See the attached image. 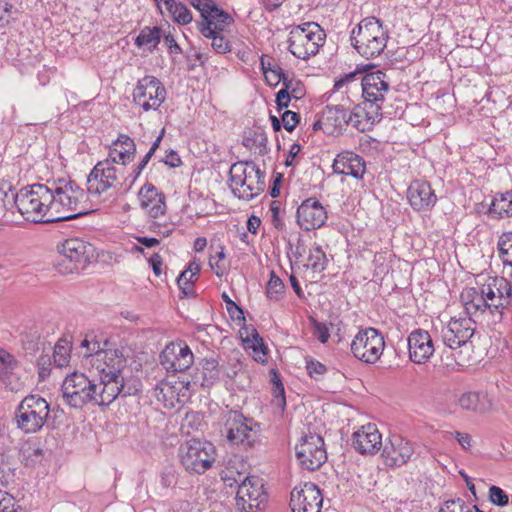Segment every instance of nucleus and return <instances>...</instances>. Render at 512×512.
I'll list each match as a JSON object with an SVG mask.
<instances>
[{"label":"nucleus","mask_w":512,"mask_h":512,"mask_svg":"<svg viewBox=\"0 0 512 512\" xmlns=\"http://www.w3.org/2000/svg\"><path fill=\"white\" fill-rule=\"evenodd\" d=\"M70 360V348L68 343L65 341H59L55 347L53 352V361L54 364L59 367H65L68 365Z\"/></svg>","instance_id":"49"},{"label":"nucleus","mask_w":512,"mask_h":512,"mask_svg":"<svg viewBox=\"0 0 512 512\" xmlns=\"http://www.w3.org/2000/svg\"><path fill=\"white\" fill-rule=\"evenodd\" d=\"M267 500L263 479L252 476L239 484L236 507L239 512H262Z\"/></svg>","instance_id":"14"},{"label":"nucleus","mask_w":512,"mask_h":512,"mask_svg":"<svg viewBox=\"0 0 512 512\" xmlns=\"http://www.w3.org/2000/svg\"><path fill=\"white\" fill-rule=\"evenodd\" d=\"M474 325L475 322L471 317L452 318L442 329L443 343L451 349L465 345L474 334Z\"/></svg>","instance_id":"21"},{"label":"nucleus","mask_w":512,"mask_h":512,"mask_svg":"<svg viewBox=\"0 0 512 512\" xmlns=\"http://www.w3.org/2000/svg\"><path fill=\"white\" fill-rule=\"evenodd\" d=\"M165 7L173 20L180 25H187L193 19L190 10L183 3H178L175 0H165Z\"/></svg>","instance_id":"42"},{"label":"nucleus","mask_w":512,"mask_h":512,"mask_svg":"<svg viewBox=\"0 0 512 512\" xmlns=\"http://www.w3.org/2000/svg\"><path fill=\"white\" fill-rule=\"evenodd\" d=\"M155 396L166 408H175L176 404L180 403L179 394L168 382H161L156 386Z\"/></svg>","instance_id":"40"},{"label":"nucleus","mask_w":512,"mask_h":512,"mask_svg":"<svg viewBox=\"0 0 512 512\" xmlns=\"http://www.w3.org/2000/svg\"><path fill=\"white\" fill-rule=\"evenodd\" d=\"M198 278L183 271L177 278V284L185 297L194 296L193 284Z\"/></svg>","instance_id":"53"},{"label":"nucleus","mask_w":512,"mask_h":512,"mask_svg":"<svg viewBox=\"0 0 512 512\" xmlns=\"http://www.w3.org/2000/svg\"><path fill=\"white\" fill-rule=\"evenodd\" d=\"M387 40V32L375 17L363 19L351 32L352 46L366 59L379 56L384 51Z\"/></svg>","instance_id":"3"},{"label":"nucleus","mask_w":512,"mask_h":512,"mask_svg":"<svg viewBox=\"0 0 512 512\" xmlns=\"http://www.w3.org/2000/svg\"><path fill=\"white\" fill-rule=\"evenodd\" d=\"M93 246L79 238L65 240L59 247V258L55 264L61 274H71L83 268L93 256Z\"/></svg>","instance_id":"11"},{"label":"nucleus","mask_w":512,"mask_h":512,"mask_svg":"<svg viewBox=\"0 0 512 512\" xmlns=\"http://www.w3.org/2000/svg\"><path fill=\"white\" fill-rule=\"evenodd\" d=\"M364 102L369 105L380 106L390 90V83L387 75L380 70L367 73L361 79Z\"/></svg>","instance_id":"20"},{"label":"nucleus","mask_w":512,"mask_h":512,"mask_svg":"<svg viewBox=\"0 0 512 512\" xmlns=\"http://www.w3.org/2000/svg\"><path fill=\"white\" fill-rule=\"evenodd\" d=\"M26 7H24L22 1L18 3V7L13 10V5L9 3H0V27L8 25L12 20L15 19L14 15L23 13Z\"/></svg>","instance_id":"46"},{"label":"nucleus","mask_w":512,"mask_h":512,"mask_svg":"<svg viewBox=\"0 0 512 512\" xmlns=\"http://www.w3.org/2000/svg\"><path fill=\"white\" fill-rule=\"evenodd\" d=\"M408 200L414 210L424 211L432 208L437 198L426 181H413L408 188Z\"/></svg>","instance_id":"30"},{"label":"nucleus","mask_w":512,"mask_h":512,"mask_svg":"<svg viewBox=\"0 0 512 512\" xmlns=\"http://www.w3.org/2000/svg\"><path fill=\"white\" fill-rule=\"evenodd\" d=\"M457 404L463 410L479 414L487 413L492 408V400L486 392H465L459 396Z\"/></svg>","instance_id":"34"},{"label":"nucleus","mask_w":512,"mask_h":512,"mask_svg":"<svg viewBox=\"0 0 512 512\" xmlns=\"http://www.w3.org/2000/svg\"><path fill=\"white\" fill-rule=\"evenodd\" d=\"M448 434L453 436L464 450H468L472 446V437L470 434L459 431L448 432Z\"/></svg>","instance_id":"64"},{"label":"nucleus","mask_w":512,"mask_h":512,"mask_svg":"<svg viewBox=\"0 0 512 512\" xmlns=\"http://www.w3.org/2000/svg\"><path fill=\"white\" fill-rule=\"evenodd\" d=\"M15 194L9 184H0V216L15 206Z\"/></svg>","instance_id":"47"},{"label":"nucleus","mask_w":512,"mask_h":512,"mask_svg":"<svg viewBox=\"0 0 512 512\" xmlns=\"http://www.w3.org/2000/svg\"><path fill=\"white\" fill-rule=\"evenodd\" d=\"M248 468L247 463L242 459L235 458L230 460L225 469L221 472V479L226 486L233 487L237 485L239 487V484L252 478V476L249 475Z\"/></svg>","instance_id":"35"},{"label":"nucleus","mask_w":512,"mask_h":512,"mask_svg":"<svg viewBox=\"0 0 512 512\" xmlns=\"http://www.w3.org/2000/svg\"><path fill=\"white\" fill-rule=\"evenodd\" d=\"M166 98V90L159 79L145 76L133 91V102L145 112L157 110Z\"/></svg>","instance_id":"15"},{"label":"nucleus","mask_w":512,"mask_h":512,"mask_svg":"<svg viewBox=\"0 0 512 512\" xmlns=\"http://www.w3.org/2000/svg\"><path fill=\"white\" fill-rule=\"evenodd\" d=\"M222 423L221 433L231 445L248 449L254 447L260 439V424L238 411L229 410L224 413Z\"/></svg>","instance_id":"4"},{"label":"nucleus","mask_w":512,"mask_h":512,"mask_svg":"<svg viewBox=\"0 0 512 512\" xmlns=\"http://www.w3.org/2000/svg\"><path fill=\"white\" fill-rule=\"evenodd\" d=\"M351 120L348 108L343 105H328L320 118L313 124V130H323L327 135H334L349 125Z\"/></svg>","instance_id":"22"},{"label":"nucleus","mask_w":512,"mask_h":512,"mask_svg":"<svg viewBox=\"0 0 512 512\" xmlns=\"http://www.w3.org/2000/svg\"><path fill=\"white\" fill-rule=\"evenodd\" d=\"M224 259L225 253L223 246L219 247V250L216 251L215 255L210 256L209 265L218 277H221L226 269L223 263Z\"/></svg>","instance_id":"57"},{"label":"nucleus","mask_w":512,"mask_h":512,"mask_svg":"<svg viewBox=\"0 0 512 512\" xmlns=\"http://www.w3.org/2000/svg\"><path fill=\"white\" fill-rule=\"evenodd\" d=\"M491 287L492 279L489 277L479 288H466L461 293V299L469 315H475L477 313L489 315L493 323H499L503 318V312L500 308L495 307L498 305L496 293H494L493 297H490V294L488 295L487 293Z\"/></svg>","instance_id":"9"},{"label":"nucleus","mask_w":512,"mask_h":512,"mask_svg":"<svg viewBox=\"0 0 512 512\" xmlns=\"http://www.w3.org/2000/svg\"><path fill=\"white\" fill-rule=\"evenodd\" d=\"M489 499L497 506H505L508 504L509 498L503 489L497 486H491L489 489Z\"/></svg>","instance_id":"59"},{"label":"nucleus","mask_w":512,"mask_h":512,"mask_svg":"<svg viewBox=\"0 0 512 512\" xmlns=\"http://www.w3.org/2000/svg\"><path fill=\"white\" fill-rule=\"evenodd\" d=\"M492 287L487 292L490 297L496 293L498 298V305L495 307L500 308L504 313V310L510 305L512 301V282L508 281L504 277H491Z\"/></svg>","instance_id":"37"},{"label":"nucleus","mask_w":512,"mask_h":512,"mask_svg":"<svg viewBox=\"0 0 512 512\" xmlns=\"http://www.w3.org/2000/svg\"><path fill=\"white\" fill-rule=\"evenodd\" d=\"M385 348L383 335L375 328H366L360 330L351 343L353 355L369 364L376 363Z\"/></svg>","instance_id":"13"},{"label":"nucleus","mask_w":512,"mask_h":512,"mask_svg":"<svg viewBox=\"0 0 512 512\" xmlns=\"http://www.w3.org/2000/svg\"><path fill=\"white\" fill-rule=\"evenodd\" d=\"M202 373L207 385L213 384L220 376L218 361L215 358L204 359L202 363Z\"/></svg>","instance_id":"45"},{"label":"nucleus","mask_w":512,"mask_h":512,"mask_svg":"<svg viewBox=\"0 0 512 512\" xmlns=\"http://www.w3.org/2000/svg\"><path fill=\"white\" fill-rule=\"evenodd\" d=\"M140 207L152 218L162 216L166 212L165 196L158 189L147 183L138 193Z\"/></svg>","instance_id":"28"},{"label":"nucleus","mask_w":512,"mask_h":512,"mask_svg":"<svg viewBox=\"0 0 512 512\" xmlns=\"http://www.w3.org/2000/svg\"><path fill=\"white\" fill-rule=\"evenodd\" d=\"M97 384L85 374L74 372L62 384L65 402L72 408H82L88 403L96 404Z\"/></svg>","instance_id":"12"},{"label":"nucleus","mask_w":512,"mask_h":512,"mask_svg":"<svg viewBox=\"0 0 512 512\" xmlns=\"http://www.w3.org/2000/svg\"><path fill=\"white\" fill-rule=\"evenodd\" d=\"M222 299L226 303V308L230 316L234 319H243L244 313L242 309L236 305L235 302L231 300V298L224 292L222 294Z\"/></svg>","instance_id":"62"},{"label":"nucleus","mask_w":512,"mask_h":512,"mask_svg":"<svg viewBox=\"0 0 512 512\" xmlns=\"http://www.w3.org/2000/svg\"><path fill=\"white\" fill-rule=\"evenodd\" d=\"M308 262L315 272H322L326 268V255L320 246H315L310 250Z\"/></svg>","instance_id":"48"},{"label":"nucleus","mask_w":512,"mask_h":512,"mask_svg":"<svg viewBox=\"0 0 512 512\" xmlns=\"http://www.w3.org/2000/svg\"><path fill=\"white\" fill-rule=\"evenodd\" d=\"M281 121H282L283 127L287 131L292 132L299 122V115L295 112L287 110L282 114Z\"/></svg>","instance_id":"63"},{"label":"nucleus","mask_w":512,"mask_h":512,"mask_svg":"<svg viewBox=\"0 0 512 512\" xmlns=\"http://www.w3.org/2000/svg\"><path fill=\"white\" fill-rule=\"evenodd\" d=\"M136 145L134 140L125 134H120L113 142L109 151V158L113 164L126 165L134 160Z\"/></svg>","instance_id":"33"},{"label":"nucleus","mask_w":512,"mask_h":512,"mask_svg":"<svg viewBox=\"0 0 512 512\" xmlns=\"http://www.w3.org/2000/svg\"><path fill=\"white\" fill-rule=\"evenodd\" d=\"M164 134V129L162 130L161 134L156 138V140L153 142L151 148L146 153V155L142 158V160L137 164V166L133 169L134 178L136 179L143 169L146 167L156 150L159 148L160 143L162 141V137Z\"/></svg>","instance_id":"55"},{"label":"nucleus","mask_w":512,"mask_h":512,"mask_svg":"<svg viewBox=\"0 0 512 512\" xmlns=\"http://www.w3.org/2000/svg\"><path fill=\"white\" fill-rule=\"evenodd\" d=\"M352 445L361 454H375L382 447V435L375 424L363 425L354 432Z\"/></svg>","instance_id":"26"},{"label":"nucleus","mask_w":512,"mask_h":512,"mask_svg":"<svg viewBox=\"0 0 512 512\" xmlns=\"http://www.w3.org/2000/svg\"><path fill=\"white\" fill-rule=\"evenodd\" d=\"M474 506H469L464 500L458 498L446 501L439 512H473Z\"/></svg>","instance_id":"56"},{"label":"nucleus","mask_w":512,"mask_h":512,"mask_svg":"<svg viewBox=\"0 0 512 512\" xmlns=\"http://www.w3.org/2000/svg\"><path fill=\"white\" fill-rule=\"evenodd\" d=\"M282 88L295 99H301L305 94L304 86L301 81L290 77L289 75L284 78Z\"/></svg>","instance_id":"52"},{"label":"nucleus","mask_w":512,"mask_h":512,"mask_svg":"<svg viewBox=\"0 0 512 512\" xmlns=\"http://www.w3.org/2000/svg\"><path fill=\"white\" fill-rule=\"evenodd\" d=\"M332 168L336 174L351 176L355 179H362L366 171L363 158L351 151L339 153L334 159Z\"/></svg>","instance_id":"29"},{"label":"nucleus","mask_w":512,"mask_h":512,"mask_svg":"<svg viewBox=\"0 0 512 512\" xmlns=\"http://www.w3.org/2000/svg\"><path fill=\"white\" fill-rule=\"evenodd\" d=\"M351 116V124L357 130L364 132L370 130L371 127L381 120L382 112L380 106L369 105L363 102L362 107H356L353 111L349 110Z\"/></svg>","instance_id":"32"},{"label":"nucleus","mask_w":512,"mask_h":512,"mask_svg":"<svg viewBox=\"0 0 512 512\" xmlns=\"http://www.w3.org/2000/svg\"><path fill=\"white\" fill-rule=\"evenodd\" d=\"M253 351L255 353V360L257 362L264 363L266 361V348L264 347V343L262 338L259 337L258 333L253 335Z\"/></svg>","instance_id":"60"},{"label":"nucleus","mask_w":512,"mask_h":512,"mask_svg":"<svg viewBox=\"0 0 512 512\" xmlns=\"http://www.w3.org/2000/svg\"><path fill=\"white\" fill-rule=\"evenodd\" d=\"M87 182L88 192L97 195L121 184L118 169L110 159L99 161L90 172Z\"/></svg>","instance_id":"17"},{"label":"nucleus","mask_w":512,"mask_h":512,"mask_svg":"<svg viewBox=\"0 0 512 512\" xmlns=\"http://www.w3.org/2000/svg\"><path fill=\"white\" fill-rule=\"evenodd\" d=\"M323 497L320 489L311 482L295 487L291 492L292 512H320Z\"/></svg>","instance_id":"19"},{"label":"nucleus","mask_w":512,"mask_h":512,"mask_svg":"<svg viewBox=\"0 0 512 512\" xmlns=\"http://www.w3.org/2000/svg\"><path fill=\"white\" fill-rule=\"evenodd\" d=\"M488 212L494 218L512 217V191L496 194Z\"/></svg>","instance_id":"38"},{"label":"nucleus","mask_w":512,"mask_h":512,"mask_svg":"<svg viewBox=\"0 0 512 512\" xmlns=\"http://www.w3.org/2000/svg\"><path fill=\"white\" fill-rule=\"evenodd\" d=\"M284 288H285V286H284V283L282 282V280L278 276H276L274 272H271L270 279L267 284V290H266L267 297L270 300H274V301L279 300L281 294L284 291Z\"/></svg>","instance_id":"51"},{"label":"nucleus","mask_w":512,"mask_h":512,"mask_svg":"<svg viewBox=\"0 0 512 512\" xmlns=\"http://www.w3.org/2000/svg\"><path fill=\"white\" fill-rule=\"evenodd\" d=\"M50 215L48 221L62 222L89 213L86 192L73 181H59L49 186Z\"/></svg>","instance_id":"1"},{"label":"nucleus","mask_w":512,"mask_h":512,"mask_svg":"<svg viewBox=\"0 0 512 512\" xmlns=\"http://www.w3.org/2000/svg\"><path fill=\"white\" fill-rule=\"evenodd\" d=\"M19 371L20 367L18 369H11V372H8L6 377L1 380L12 392H19L25 387V380L19 374Z\"/></svg>","instance_id":"50"},{"label":"nucleus","mask_w":512,"mask_h":512,"mask_svg":"<svg viewBox=\"0 0 512 512\" xmlns=\"http://www.w3.org/2000/svg\"><path fill=\"white\" fill-rule=\"evenodd\" d=\"M271 381L273 384V395H274V398L276 399V405L283 409L286 405L284 386L281 383L280 378L278 377L277 373L274 370H273V377H272Z\"/></svg>","instance_id":"58"},{"label":"nucleus","mask_w":512,"mask_h":512,"mask_svg":"<svg viewBox=\"0 0 512 512\" xmlns=\"http://www.w3.org/2000/svg\"><path fill=\"white\" fill-rule=\"evenodd\" d=\"M409 359L415 364H426L434 355V342L428 331L413 330L407 338Z\"/></svg>","instance_id":"24"},{"label":"nucleus","mask_w":512,"mask_h":512,"mask_svg":"<svg viewBox=\"0 0 512 512\" xmlns=\"http://www.w3.org/2000/svg\"><path fill=\"white\" fill-rule=\"evenodd\" d=\"M267 143V134L261 127H254L244 132L242 144L254 153L266 155L269 151Z\"/></svg>","instance_id":"36"},{"label":"nucleus","mask_w":512,"mask_h":512,"mask_svg":"<svg viewBox=\"0 0 512 512\" xmlns=\"http://www.w3.org/2000/svg\"><path fill=\"white\" fill-rule=\"evenodd\" d=\"M138 389L134 386H126L124 377H100L97 384L96 405L104 406L111 404L119 395L127 396L135 394Z\"/></svg>","instance_id":"25"},{"label":"nucleus","mask_w":512,"mask_h":512,"mask_svg":"<svg viewBox=\"0 0 512 512\" xmlns=\"http://www.w3.org/2000/svg\"><path fill=\"white\" fill-rule=\"evenodd\" d=\"M161 40V28L144 27L135 39L138 47L147 46L150 51L154 50Z\"/></svg>","instance_id":"41"},{"label":"nucleus","mask_w":512,"mask_h":512,"mask_svg":"<svg viewBox=\"0 0 512 512\" xmlns=\"http://www.w3.org/2000/svg\"><path fill=\"white\" fill-rule=\"evenodd\" d=\"M178 455L186 471L202 474L213 466L216 448L211 442L191 439L180 446Z\"/></svg>","instance_id":"8"},{"label":"nucleus","mask_w":512,"mask_h":512,"mask_svg":"<svg viewBox=\"0 0 512 512\" xmlns=\"http://www.w3.org/2000/svg\"><path fill=\"white\" fill-rule=\"evenodd\" d=\"M298 225L305 231L321 228L327 220L325 207L314 197L304 200L297 209Z\"/></svg>","instance_id":"23"},{"label":"nucleus","mask_w":512,"mask_h":512,"mask_svg":"<svg viewBox=\"0 0 512 512\" xmlns=\"http://www.w3.org/2000/svg\"><path fill=\"white\" fill-rule=\"evenodd\" d=\"M45 451L37 441H27L20 450L21 462L26 466H35L41 463Z\"/></svg>","instance_id":"39"},{"label":"nucleus","mask_w":512,"mask_h":512,"mask_svg":"<svg viewBox=\"0 0 512 512\" xmlns=\"http://www.w3.org/2000/svg\"><path fill=\"white\" fill-rule=\"evenodd\" d=\"M287 75L281 67H277L275 70L266 72L264 77L268 85L277 86L279 83H283Z\"/></svg>","instance_id":"61"},{"label":"nucleus","mask_w":512,"mask_h":512,"mask_svg":"<svg viewBox=\"0 0 512 512\" xmlns=\"http://www.w3.org/2000/svg\"><path fill=\"white\" fill-rule=\"evenodd\" d=\"M413 454V444L398 435L392 436L383 449V456L389 466H401L407 463Z\"/></svg>","instance_id":"27"},{"label":"nucleus","mask_w":512,"mask_h":512,"mask_svg":"<svg viewBox=\"0 0 512 512\" xmlns=\"http://www.w3.org/2000/svg\"><path fill=\"white\" fill-rule=\"evenodd\" d=\"M230 187L235 196L249 201L264 190V175L253 163H235L230 168Z\"/></svg>","instance_id":"7"},{"label":"nucleus","mask_w":512,"mask_h":512,"mask_svg":"<svg viewBox=\"0 0 512 512\" xmlns=\"http://www.w3.org/2000/svg\"><path fill=\"white\" fill-rule=\"evenodd\" d=\"M202 7L200 14L204 22L200 27H210L215 31H223L224 28L233 22V18L223 9L219 8L213 0L210 2H198Z\"/></svg>","instance_id":"31"},{"label":"nucleus","mask_w":512,"mask_h":512,"mask_svg":"<svg viewBox=\"0 0 512 512\" xmlns=\"http://www.w3.org/2000/svg\"><path fill=\"white\" fill-rule=\"evenodd\" d=\"M82 347L87 348L91 357L90 364L94 367L99 377H122L123 369L126 367V358L123 353L117 349L102 350L99 342L82 341Z\"/></svg>","instance_id":"10"},{"label":"nucleus","mask_w":512,"mask_h":512,"mask_svg":"<svg viewBox=\"0 0 512 512\" xmlns=\"http://www.w3.org/2000/svg\"><path fill=\"white\" fill-rule=\"evenodd\" d=\"M193 362L194 355L185 342L169 343L160 354V363L169 372H184Z\"/></svg>","instance_id":"18"},{"label":"nucleus","mask_w":512,"mask_h":512,"mask_svg":"<svg viewBox=\"0 0 512 512\" xmlns=\"http://www.w3.org/2000/svg\"><path fill=\"white\" fill-rule=\"evenodd\" d=\"M19 364L16 359L4 350H0V380L6 377L11 369H18Z\"/></svg>","instance_id":"54"},{"label":"nucleus","mask_w":512,"mask_h":512,"mask_svg":"<svg viewBox=\"0 0 512 512\" xmlns=\"http://www.w3.org/2000/svg\"><path fill=\"white\" fill-rule=\"evenodd\" d=\"M51 413L50 404L39 394L24 397L15 410V422L25 434H34L42 430Z\"/></svg>","instance_id":"5"},{"label":"nucleus","mask_w":512,"mask_h":512,"mask_svg":"<svg viewBox=\"0 0 512 512\" xmlns=\"http://www.w3.org/2000/svg\"><path fill=\"white\" fill-rule=\"evenodd\" d=\"M50 190L47 184H34L15 194V206L19 213L33 223H52L50 215Z\"/></svg>","instance_id":"2"},{"label":"nucleus","mask_w":512,"mask_h":512,"mask_svg":"<svg viewBox=\"0 0 512 512\" xmlns=\"http://www.w3.org/2000/svg\"><path fill=\"white\" fill-rule=\"evenodd\" d=\"M296 457L303 469L314 471L320 468L327 460L323 438L317 434L305 435L296 446Z\"/></svg>","instance_id":"16"},{"label":"nucleus","mask_w":512,"mask_h":512,"mask_svg":"<svg viewBox=\"0 0 512 512\" xmlns=\"http://www.w3.org/2000/svg\"><path fill=\"white\" fill-rule=\"evenodd\" d=\"M326 34L315 22H306L291 29L288 49L298 59L307 60L315 56L323 46Z\"/></svg>","instance_id":"6"},{"label":"nucleus","mask_w":512,"mask_h":512,"mask_svg":"<svg viewBox=\"0 0 512 512\" xmlns=\"http://www.w3.org/2000/svg\"><path fill=\"white\" fill-rule=\"evenodd\" d=\"M498 250L503 263L512 266V231L505 232L500 236Z\"/></svg>","instance_id":"44"},{"label":"nucleus","mask_w":512,"mask_h":512,"mask_svg":"<svg viewBox=\"0 0 512 512\" xmlns=\"http://www.w3.org/2000/svg\"><path fill=\"white\" fill-rule=\"evenodd\" d=\"M200 32L206 38L212 39L211 45L217 53L224 54L230 51L229 41L219 34L220 31H215L210 27H200Z\"/></svg>","instance_id":"43"}]
</instances>
